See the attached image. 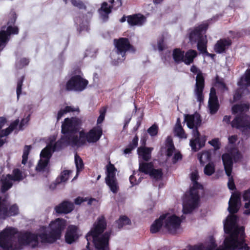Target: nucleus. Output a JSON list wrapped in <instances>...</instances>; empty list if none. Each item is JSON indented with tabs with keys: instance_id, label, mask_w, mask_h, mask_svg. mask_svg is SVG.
I'll return each mask as SVG.
<instances>
[{
	"instance_id": "nucleus-50",
	"label": "nucleus",
	"mask_w": 250,
	"mask_h": 250,
	"mask_svg": "<svg viewBox=\"0 0 250 250\" xmlns=\"http://www.w3.org/2000/svg\"><path fill=\"white\" fill-rule=\"evenodd\" d=\"M243 197L244 201H248V202L250 201V188L244 192Z\"/></svg>"
},
{
	"instance_id": "nucleus-47",
	"label": "nucleus",
	"mask_w": 250,
	"mask_h": 250,
	"mask_svg": "<svg viewBox=\"0 0 250 250\" xmlns=\"http://www.w3.org/2000/svg\"><path fill=\"white\" fill-rule=\"evenodd\" d=\"M106 110L103 108L100 111V115L97 119V124H99L103 122L104 119Z\"/></svg>"
},
{
	"instance_id": "nucleus-55",
	"label": "nucleus",
	"mask_w": 250,
	"mask_h": 250,
	"mask_svg": "<svg viewBox=\"0 0 250 250\" xmlns=\"http://www.w3.org/2000/svg\"><path fill=\"white\" fill-rule=\"evenodd\" d=\"M241 96V93L240 92V89H238L235 92V94L234 95V99L235 101H237L239 99Z\"/></svg>"
},
{
	"instance_id": "nucleus-22",
	"label": "nucleus",
	"mask_w": 250,
	"mask_h": 250,
	"mask_svg": "<svg viewBox=\"0 0 250 250\" xmlns=\"http://www.w3.org/2000/svg\"><path fill=\"white\" fill-rule=\"evenodd\" d=\"M79 237L77 227L70 226L68 227L65 235V241L68 244L75 242Z\"/></svg>"
},
{
	"instance_id": "nucleus-42",
	"label": "nucleus",
	"mask_w": 250,
	"mask_h": 250,
	"mask_svg": "<svg viewBox=\"0 0 250 250\" xmlns=\"http://www.w3.org/2000/svg\"><path fill=\"white\" fill-rule=\"evenodd\" d=\"M215 171V167L213 163H209L204 167V173L208 176L211 175Z\"/></svg>"
},
{
	"instance_id": "nucleus-5",
	"label": "nucleus",
	"mask_w": 250,
	"mask_h": 250,
	"mask_svg": "<svg viewBox=\"0 0 250 250\" xmlns=\"http://www.w3.org/2000/svg\"><path fill=\"white\" fill-rule=\"evenodd\" d=\"M190 178L193 186L190 191L185 195L183 205L184 213H190L197 207L199 200V190L202 189V185L197 181L199 178V174L196 170L191 172Z\"/></svg>"
},
{
	"instance_id": "nucleus-13",
	"label": "nucleus",
	"mask_w": 250,
	"mask_h": 250,
	"mask_svg": "<svg viewBox=\"0 0 250 250\" xmlns=\"http://www.w3.org/2000/svg\"><path fill=\"white\" fill-rule=\"evenodd\" d=\"M190 71L193 73H197L194 91L197 101L201 103L203 101L204 99L203 91L204 88V78L203 74L200 71L198 72V70L196 66H192Z\"/></svg>"
},
{
	"instance_id": "nucleus-44",
	"label": "nucleus",
	"mask_w": 250,
	"mask_h": 250,
	"mask_svg": "<svg viewBox=\"0 0 250 250\" xmlns=\"http://www.w3.org/2000/svg\"><path fill=\"white\" fill-rule=\"evenodd\" d=\"M72 4L75 7H78V8L81 9H85V6L84 3L81 0H69Z\"/></svg>"
},
{
	"instance_id": "nucleus-38",
	"label": "nucleus",
	"mask_w": 250,
	"mask_h": 250,
	"mask_svg": "<svg viewBox=\"0 0 250 250\" xmlns=\"http://www.w3.org/2000/svg\"><path fill=\"white\" fill-rule=\"evenodd\" d=\"M75 163L77 168V174L74 178L73 180L76 178L80 171H81L83 168V164L82 159L77 154H75Z\"/></svg>"
},
{
	"instance_id": "nucleus-17",
	"label": "nucleus",
	"mask_w": 250,
	"mask_h": 250,
	"mask_svg": "<svg viewBox=\"0 0 250 250\" xmlns=\"http://www.w3.org/2000/svg\"><path fill=\"white\" fill-rule=\"evenodd\" d=\"M19 122V120H17L5 130H2V127L6 123V119L3 117H0V141H2L1 146L5 143V137L18 125Z\"/></svg>"
},
{
	"instance_id": "nucleus-60",
	"label": "nucleus",
	"mask_w": 250,
	"mask_h": 250,
	"mask_svg": "<svg viewBox=\"0 0 250 250\" xmlns=\"http://www.w3.org/2000/svg\"><path fill=\"white\" fill-rule=\"evenodd\" d=\"M231 117L230 116H225L223 118V121L227 123H228L230 121Z\"/></svg>"
},
{
	"instance_id": "nucleus-14",
	"label": "nucleus",
	"mask_w": 250,
	"mask_h": 250,
	"mask_svg": "<svg viewBox=\"0 0 250 250\" xmlns=\"http://www.w3.org/2000/svg\"><path fill=\"white\" fill-rule=\"evenodd\" d=\"M13 175H3L1 178L2 192H4L9 189L12 187L13 182L19 181L23 178L21 172L18 169L13 170Z\"/></svg>"
},
{
	"instance_id": "nucleus-30",
	"label": "nucleus",
	"mask_w": 250,
	"mask_h": 250,
	"mask_svg": "<svg viewBox=\"0 0 250 250\" xmlns=\"http://www.w3.org/2000/svg\"><path fill=\"white\" fill-rule=\"evenodd\" d=\"M152 148L140 147L138 148L137 152L139 157H141L145 161H148L151 157Z\"/></svg>"
},
{
	"instance_id": "nucleus-25",
	"label": "nucleus",
	"mask_w": 250,
	"mask_h": 250,
	"mask_svg": "<svg viewBox=\"0 0 250 250\" xmlns=\"http://www.w3.org/2000/svg\"><path fill=\"white\" fill-rule=\"evenodd\" d=\"M73 209V204L72 203L64 201L55 207V210L58 213H68Z\"/></svg>"
},
{
	"instance_id": "nucleus-49",
	"label": "nucleus",
	"mask_w": 250,
	"mask_h": 250,
	"mask_svg": "<svg viewBox=\"0 0 250 250\" xmlns=\"http://www.w3.org/2000/svg\"><path fill=\"white\" fill-rule=\"evenodd\" d=\"M181 154L178 152H175L172 161L173 163H176L178 161L181 160Z\"/></svg>"
},
{
	"instance_id": "nucleus-41",
	"label": "nucleus",
	"mask_w": 250,
	"mask_h": 250,
	"mask_svg": "<svg viewBox=\"0 0 250 250\" xmlns=\"http://www.w3.org/2000/svg\"><path fill=\"white\" fill-rule=\"evenodd\" d=\"M142 178V175H140L138 172H134L133 174L130 176L129 181L131 185H135L141 181Z\"/></svg>"
},
{
	"instance_id": "nucleus-19",
	"label": "nucleus",
	"mask_w": 250,
	"mask_h": 250,
	"mask_svg": "<svg viewBox=\"0 0 250 250\" xmlns=\"http://www.w3.org/2000/svg\"><path fill=\"white\" fill-rule=\"evenodd\" d=\"M18 213V208L16 205H13L8 211L5 205L1 202L0 198V219H4L7 216H13Z\"/></svg>"
},
{
	"instance_id": "nucleus-3",
	"label": "nucleus",
	"mask_w": 250,
	"mask_h": 250,
	"mask_svg": "<svg viewBox=\"0 0 250 250\" xmlns=\"http://www.w3.org/2000/svg\"><path fill=\"white\" fill-rule=\"evenodd\" d=\"M81 124V120L77 118L65 119L62 125V131L63 135L60 142L54 144V141H52L42 150L40 153V159L36 167L37 171H43L47 169L50 158L53 152L57 149L56 147L59 143L64 145L75 146L73 140L77 137L79 138V133L82 132L79 131Z\"/></svg>"
},
{
	"instance_id": "nucleus-7",
	"label": "nucleus",
	"mask_w": 250,
	"mask_h": 250,
	"mask_svg": "<svg viewBox=\"0 0 250 250\" xmlns=\"http://www.w3.org/2000/svg\"><path fill=\"white\" fill-rule=\"evenodd\" d=\"M185 121L188 127L192 129L193 138L190 141V146L193 150L196 151L204 146L206 141L205 137H201L198 131L201 122L200 116L197 113L187 115L185 116Z\"/></svg>"
},
{
	"instance_id": "nucleus-11",
	"label": "nucleus",
	"mask_w": 250,
	"mask_h": 250,
	"mask_svg": "<svg viewBox=\"0 0 250 250\" xmlns=\"http://www.w3.org/2000/svg\"><path fill=\"white\" fill-rule=\"evenodd\" d=\"M114 44L116 50L111 53L112 59L116 61L117 62L123 61L125 59V53L127 51H134L132 46L130 44L128 39L121 38L119 40H114Z\"/></svg>"
},
{
	"instance_id": "nucleus-26",
	"label": "nucleus",
	"mask_w": 250,
	"mask_h": 250,
	"mask_svg": "<svg viewBox=\"0 0 250 250\" xmlns=\"http://www.w3.org/2000/svg\"><path fill=\"white\" fill-rule=\"evenodd\" d=\"M114 1V0H110L109 1L110 3L109 4H108L106 2H104L102 4L101 8L99 10V12L101 18L104 21H105L108 18V15L111 12V9L112 8L111 4Z\"/></svg>"
},
{
	"instance_id": "nucleus-59",
	"label": "nucleus",
	"mask_w": 250,
	"mask_h": 250,
	"mask_svg": "<svg viewBox=\"0 0 250 250\" xmlns=\"http://www.w3.org/2000/svg\"><path fill=\"white\" fill-rule=\"evenodd\" d=\"M133 149V148H132V147H131L130 146H128V147L126 148H125L124 150V153L125 154H128Z\"/></svg>"
},
{
	"instance_id": "nucleus-29",
	"label": "nucleus",
	"mask_w": 250,
	"mask_h": 250,
	"mask_svg": "<svg viewBox=\"0 0 250 250\" xmlns=\"http://www.w3.org/2000/svg\"><path fill=\"white\" fill-rule=\"evenodd\" d=\"M238 85L242 88L250 85V69L246 71L238 82Z\"/></svg>"
},
{
	"instance_id": "nucleus-61",
	"label": "nucleus",
	"mask_w": 250,
	"mask_h": 250,
	"mask_svg": "<svg viewBox=\"0 0 250 250\" xmlns=\"http://www.w3.org/2000/svg\"><path fill=\"white\" fill-rule=\"evenodd\" d=\"M27 122H28L27 119H26V120L23 119L21 121L20 125V129H22V126L24 125V123L26 124Z\"/></svg>"
},
{
	"instance_id": "nucleus-10",
	"label": "nucleus",
	"mask_w": 250,
	"mask_h": 250,
	"mask_svg": "<svg viewBox=\"0 0 250 250\" xmlns=\"http://www.w3.org/2000/svg\"><path fill=\"white\" fill-rule=\"evenodd\" d=\"M103 131L100 126H97L92 128L89 132L85 133L82 131L79 133V138L73 140L75 146H80L85 144L86 142L89 143H93L98 141L101 137Z\"/></svg>"
},
{
	"instance_id": "nucleus-2",
	"label": "nucleus",
	"mask_w": 250,
	"mask_h": 250,
	"mask_svg": "<svg viewBox=\"0 0 250 250\" xmlns=\"http://www.w3.org/2000/svg\"><path fill=\"white\" fill-rule=\"evenodd\" d=\"M224 229L226 233L229 234L224 242V245L215 250L217 245L212 237L204 244L194 246L189 250H249L250 248L244 242V229L238 227L237 224V217L235 215H230L224 223Z\"/></svg>"
},
{
	"instance_id": "nucleus-12",
	"label": "nucleus",
	"mask_w": 250,
	"mask_h": 250,
	"mask_svg": "<svg viewBox=\"0 0 250 250\" xmlns=\"http://www.w3.org/2000/svg\"><path fill=\"white\" fill-rule=\"evenodd\" d=\"M162 216L164 221V229L168 233L174 234L180 231L182 222L180 217L169 213L163 214Z\"/></svg>"
},
{
	"instance_id": "nucleus-36",
	"label": "nucleus",
	"mask_w": 250,
	"mask_h": 250,
	"mask_svg": "<svg viewBox=\"0 0 250 250\" xmlns=\"http://www.w3.org/2000/svg\"><path fill=\"white\" fill-rule=\"evenodd\" d=\"M184 52L179 49H175L173 52V57L174 61L177 62H183Z\"/></svg>"
},
{
	"instance_id": "nucleus-34",
	"label": "nucleus",
	"mask_w": 250,
	"mask_h": 250,
	"mask_svg": "<svg viewBox=\"0 0 250 250\" xmlns=\"http://www.w3.org/2000/svg\"><path fill=\"white\" fill-rule=\"evenodd\" d=\"M70 112H79V109L78 107H74L72 106H67L64 108H62L59 112L57 115V121L61 119L64 114Z\"/></svg>"
},
{
	"instance_id": "nucleus-43",
	"label": "nucleus",
	"mask_w": 250,
	"mask_h": 250,
	"mask_svg": "<svg viewBox=\"0 0 250 250\" xmlns=\"http://www.w3.org/2000/svg\"><path fill=\"white\" fill-rule=\"evenodd\" d=\"M31 146H25L22 155V164L25 165L28 159V156L31 150Z\"/></svg>"
},
{
	"instance_id": "nucleus-62",
	"label": "nucleus",
	"mask_w": 250,
	"mask_h": 250,
	"mask_svg": "<svg viewBox=\"0 0 250 250\" xmlns=\"http://www.w3.org/2000/svg\"><path fill=\"white\" fill-rule=\"evenodd\" d=\"M163 1V0H153L154 3L156 4H158L161 2Z\"/></svg>"
},
{
	"instance_id": "nucleus-1",
	"label": "nucleus",
	"mask_w": 250,
	"mask_h": 250,
	"mask_svg": "<svg viewBox=\"0 0 250 250\" xmlns=\"http://www.w3.org/2000/svg\"><path fill=\"white\" fill-rule=\"evenodd\" d=\"M65 226L66 221L58 218L52 221L48 228L41 227L37 234L19 232L17 229L7 227L0 232V247L3 250H17L22 246L35 247L39 242L52 243L60 238Z\"/></svg>"
},
{
	"instance_id": "nucleus-48",
	"label": "nucleus",
	"mask_w": 250,
	"mask_h": 250,
	"mask_svg": "<svg viewBox=\"0 0 250 250\" xmlns=\"http://www.w3.org/2000/svg\"><path fill=\"white\" fill-rule=\"evenodd\" d=\"M147 131L150 135H156L157 133V127L155 125H153L148 129Z\"/></svg>"
},
{
	"instance_id": "nucleus-37",
	"label": "nucleus",
	"mask_w": 250,
	"mask_h": 250,
	"mask_svg": "<svg viewBox=\"0 0 250 250\" xmlns=\"http://www.w3.org/2000/svg\"><path fill=\"white\" fill-rule=\"evenodd\" d=\"M167 155L170 157L172 155L175 148L172 143V140L170 137H168L166 140Z\"/></svg>"
},
{
	"instance_id": "nucleus-51",
	"label": "nucleus",
	"mask_w": 250,
	"mask_h": 250,
	"mask_svg": "<svg viewBox=\"0 0 250 250\" xmlns=\"http://www.w3.org/2000/svg\"><path fill=\"white\" fill-rule=\"evenodd\" d=\"M250 201L246 203L245 204V208L246 210L244 211V213L246 215L250 214Z\"/></svg>"
},
{
	"instance_id": "nucleus-39",
	"label": "nucleus",
	"mask_w": 250,
	"mask_h": 250,
	"mask_svg": "<svg viewBox=\"0 0 250 250\" xmlns=\"http://www.w3.org/2000/svg\"><path fill=\"white\" fill-rule=\"evenodd\" d=\"M116 224L118 225V227L121 228L125 226L130 225L131 224V221L127 217L122 216L116 221Z\"/></svg>"
},
{
	"instance_id": "nucleus-24",
	"label": "nucleus",
	"mask_w": 250,
	"mask_h": 250,
	"mask_svg": "<svg viewBox=\"0 0 250 250\" xmlns=\"http://www.w3.org/2000/svg\"><path fill=\"white\" fill-rule=\"evenodd\" d=\"M231 42L229 39H221L218 41L214 46V50L218 53H223L231 44Z\"/></svg>"
},
{
	"instance_id": "nucleus-21",
	"label": "nucleus",
	"mask_w": 250,
	"mask_h": 250,
	"mask_svg": "<svg viewBox=\"0 0 250 250\" xmlns=\"http://www.w3.org/2000/svg\"><path fill=\"white\" fill-rule=\"evenodd\" d=\"M208 107L211 114H213L218 109L219 104L217 97L215 95V90L211 88L208 100Z\"/></svg>"
},
{
	"instance_id": "nucleus-40",
	"label": "nucleus",
	"mask_w": 250,
	"mask_h": 250,
	"mask_svg": "<svg viewBox=\"0 0 250 250\" xmlns=\"http://www.w3.org/2000/svg\"><path fill=\"white\" fill-rule=\"evenodd\" d=\"M150 176L156 181L160 180L162 179L163 173L160 169H154L153 168L152 171L149 174Z\"/></svg>"
},
{
	"instance_id": "nucleus-57",
	"label": "nucleus",
	"mask_w": 250,
	"mask_h": 250,
	"mask_svg": "<svg viewBox=\"0 0 250 250\" xmlns=\"http://www.w3.org/2000/svg\"><path fill=\"white\" fill-rule=\"evenodd\" d=\"M85 201V200L83 199L81 197H78L77 198H76L75 200V203L77 205H80L81 204L82 202H84Z\"/></svg>"
},
{
	"instance_id": "nucleus-33",
	"label": "nucleus",
	"mask_w": 250,
	"mask_h": 250,
	"mask_svg": "<svg viewBox=\"0 0 250 250\" xmlns=\"http://www.w3.org/2000/svg\"><path fill=\"white\" fill-rule=\"evenodd\" d=\"M198 158L200 164L204 165L210 160L211 151L209 150H206L199 153L198 154Z\"/></svg>"
},
{
	"instance_id": "nucleus-31",
	"label": "nucleus",
	"mask_w": 250,
	"mask_h": 250,
	"mask_svg": "<svg viewBox=\"0 0 250 250\" xmlns=\"http://www.w3.org/2000/svg\"><path fill=\"white\" fill-rule=\"evenodd\" d=\"M153 168V166L151 163L143 162L141 161H139V170L140 172L149 175Z\"/></svg>"
},
{
	"instance_id": "nucleus-63",
	"label": "nucleus",
	"mask_w": 250,
	"mask_h": 250,
	"mask_svg": "<svg viewBox=\"0 0 250 250\" xmlns=\"http://www.w3.org/2000/svg\"><path fill=\"white\" fill-rule=\"evenodd\" d=\"M16 21V17L14 15L13 16V21L12 22H14Z\"/></svg>"
},
{
	"instance_id": "nucleus-45",
	"label": "nucleus",
	"mask_w": 250,
	"mask_h": 250,
	"mask_svg": "<svg viewBox=\"0 0 250 250\" xmlns=\"http://www.w3.org/2000/svg\"><path fill=\"white\" fill-rule=\"evenodd\" d=\"M23 77H22L21 79L19 80L17 83V98L19 99V97L21 94V87L22 85V83L23 81Z\"/></svg>"
},
{
	"instance_id": "nucleus-52",
	"label": "nucleus",
	"mask_w": 250,
	"mask_h": 250,
	"mask_svg": "<svg viewBox=\"0 0 250 250\" xmlns=\"http://www.w3.org/2000/svg\"><path fill=\"white\" fill-rule=\"evenodd\" d=\"M138 138L137 137H134L132 140L131 144L129 145V146L132 147V148H135L138 145Z\"/></svg>"
},
{
	"instance_id": "nucleus-20",
	"label": "nucleus",
	"mask_w": 250,
	"mask_h": 250,
	"mask_svg": "<svg viewBox=\"0 0 250 250\" xmlns=\"http://www.w3.org/2000/svg\"><path fill=\"white\" fill-rule=\"evenodd\" d=\"M240 196L235 193L231 195L229 202L228 210L230 213H235L238 211L240 207Z\"/></svg>"
},
{
	"instance_id": "nucleus-54",
	"label": "nucleus",
	"mask_w": 250,
	"mask_h": 250,
	"mask_svg": "<svg viewBox=\"0 0 250 250\" xmlns=\"http://www.w3.org/2000/svg\"><path fill=\"white\" fill-rule=\"evenodd\" d=\"M158 48L159 50H163L164 48V43L163 39H161L158 42Z\"/></svg>"
},
{
	"instance_id": "nucleus-23",
	"label": "nucleus",
	"mask_w": 250,
	"mask_h": 250,
	"mask_svg": "<svg viewBox=\"0 0 250 250\" xmlns=\"http://www.w3.org/2000/svg\"><path fill=\"white\" fill-rule=\"evenodd\" d=\"M127 21L131 25H142L146 21V17L141 14H136L127 17Z\"/></svg>"
},
{
	"instance_id": "nucleus-27",
	"label": "nucleus",
	"mask_w": 250,
	"mask_h": 250,
	"mask_svg": "<svg viewBox=\"0 0 250 250\" xmlns=\"http://www.w3.org/2000/svg\"><path fill=\"white\" fill-rule=\"evenodd\" d=\"M164 224L163 216L162 215L151 225L150 229V232L152 233H155L160 231L163 228H164Z\"/></svg>"
},
{
	"instance_id": "nucleus-46",
	"label": "nucleus",
	"mask_w": 250,
	"mask_h": 250,
	"mask_svg": "<svg viewBox=\"0 0 250 250\" xmlns=\"http://www.w3.org/2000/svg\"><path fill=\"white\" fill-rule=\"evenodd\" d=\"M209 143L214 147L215 150L220 148V142L218 139H214L209 142Z\"/></svg>"
},
{
	"instance_id": "nucleus-4",
	"label": "nucleus",
	"mask_w": 250,
	"mask_h": 250,
	"mask_svg": "<svg viewBox=\"0 0 250 250\" xmlns=\"http://www.w3.org/2000/svg\"><path fill=\"white\" fill-rule=\"evenodd\" d=\"M106 222L104 217L98 218L94 223L93 228L87 233L85 237L87 241L86 247L88 248L90 242H92L96 249L99 250H109L108 241L110 233L103 232L106 228Z\"/></svg>"
},
{
	"instance_id": "nucleus-28",
	"label": "nucleus",
	"mask_w": 250,
	"mask_h": 250,
	"mask_svg": "<svg viewBox=\"0 0 250 250\" xmlns=\"http://www.w3.org/2000/svg\"><path fill=\"white\" fill-rule=\"evenodd\" d=\"M174 133L175 136L181 139H186L187 135L184 131L179 118L177 119V122L174 128Z\"/></svg>"
},
{
	"instance_id": "nucleus-9",
	"label": "nucleus",
	"mask_w": 250,
	"mask_h": 250,
	"mask_svg": "<svg viewBox=\"0 0 250 250\" xmlns=\"http://www.w3.org/2000/svg\"><path fill=\"white\" fill-rule=\"evenodd\" d=\"M208 27V24L206 22L195 28L190 32L189 40L192 43L198 42V49L202 53H206L207 55L212 57L214 55L208 53L207 51L206 44L207 41L206 36L204 35V34Z\"/></svg>"
},
{
	"instance_id": "nucleus-6",
	"label": "nucleus",
	"mask_w": 250,
	"mask_h": 250,
	"mask_svg": "<svg viewBox=\"0 0 250 250\" xmlns=\"http://www.w3.org/2000/svg\"><path fill=\"white\" fill-rule=\"evenodd\" d=\"M249 109V104H243L233 106L232 113L237 114L231 123L233 127L239 129L244 135L250 137V117L246 112Z\"/></svg>"
},
{
	"instance_id": "nucleus-35",
	"label": "nucleus",
	"mask_w": 250,
	"mask_h": 250,
	"mask_svg": "<svg viewBox=\"0 0 250 250\" xmlns=\"http://www.w3.org/2000/svg\"><path fill=\"white\" fill-rule=\"evenodd\" d=\"M71 170H64L63 171L60 177L56 179L55 185H57L61 183L66 182L69 178L70 173H72Z\"/></svg>"
},
{
	"instance_id": "nucleus-64",
	"label": "nucleus",
	"mask_w": 250,
	"mask_h": 250,
	"mask_svg": "<svg viewBox=\"0 0 250 250\" xmlns=\"http://www.w3.org/2000/svg\"><path fill=\"white\" fill-rule=\"evenodd\" d=\"M125 21V19L124 17H123L121 20V22H124Z\"/></svg>"
},
{
	"instance_id": "nucleus-56",
	"label": "nucleus",
	"mask_w": 250,
	"mask_h": 250,
	"mask_svg": "<svg viewBox=\"0 0 250 250\" xmlns=\"http://www.w3.org/2000/svg\"><path fill=\"white\" fill-rule=\"evenodd\" d=\"M21 66H20L19 67H21L23 66L24 65H26L28 64L29 61L25 58H23L21 60Z\"/></svg>"
},
{
	"instance_id": "nucleus-58",
	"label": "nucleus",
	"mask_w": 250,
	"mask_h": 250,
	"mask_svg": "<svg viewBox=\"0 0 250 250\" xmlns=\"http://www.w3.org/2000/svg\"><path fill=\"white\" fill-rule=\"evenodd\" d=\"M219 85L220 88L222 89L223 91H225L227 89L225 83H219Z\"/></svg>"
},
{
	"instance_id": "nucleus-32",
	"label": "nucleus",
	"mask_w": 250,
	"mask_h": 250,
	"mask_svg": "<svg viewBox=\"0 0 250 250\" xmlns=\"http://www.w3.org/2000/svg\"><path fill=\"white\" fill-rule=\"evenodd\" d=\"M197 56V52L193 50H189L184 54L183 62L186 64H190Z\"/></svg>"
},
{
	"instance_id": "nucleus-53",
	"label": "nucleus",
	"mask_w": 250,
	"mask_h": 250,
	"mask_svg": "<svg viewBox=\"0 0 250 250\" xmlns=\"http://www.w3.org/2000/svg\"><path fill=\"white\" fill-rule=\"evenodd\" d=\"M237 137L236 135H233V136H230L229 138V143L231 145H233L237 141Z\"/></svg>"
},
{
	"instance_id": "nucleus-15",
	"label": "nucleus",
	"mask_w": 250,
	"mask_h": 250,
	"mask_svg": "<svg viewBox=\"0 0 250 250\" xmlns=\"http://www.w3.org/2000/svg\"><path fill=\"white\" fill-rule=\"evenodd\" d=\"M88 83V81L81 76H75L67 82L66 84V89L67 90L82 91L85 88Z\"/></svg>"
},
{
	"instance_id": "nucleus-16",
	"label": "nucleus",
	"mask_w": 250,
	"mask_h": 250,
	"mask_svg": "<svg viewBox=\"0 0 250 250\" xmlns=\"http://www.w3.org/2000/svg\"><path fill=\"white\" fill-rule=\"evenodd\" d=\"M106 183L113 193H116L119 190V185L115 177V168L113 165L110 164L107 167V175L105 178Z\"/></svg>"
},
{
	"instance_id": "nucleus-8",
	"label": "nucleus",
	"mask_w": 250,
	"mask_h": 250,
	"mask_svg": "<svg viewBox=\"0 0 250 250\" xmlns=\"http://www.w3.org/2000/svg\"><path fill=\"white\" fill-rule=\"evenodd\" d=\"M241 158V155L235 148H231L228 152L223 154L222 156L226 174L229 177L228 186L229 188L233 190L235 186L232 177L231 176L233 160L236 162Z\"/></svg>"
},
{
	"instance_id": "nucleus-18",
	"label": "nucleus",
	"mask_w": 250,
	"mask_h": 250,
	"mask_svg": "<svg viewBox=\"0 0 250 250\" xmlns=\"http://www.w3.org/2000/svg\"><path fill=\"white\" fill-rule=\"evenodd\" d=\"M18 29L17 27L8 26L6 31L2 30L0 32V51L3 49L8 41V36L11 34H17L18 33Z\"/></svg>"
}]
</instances>
